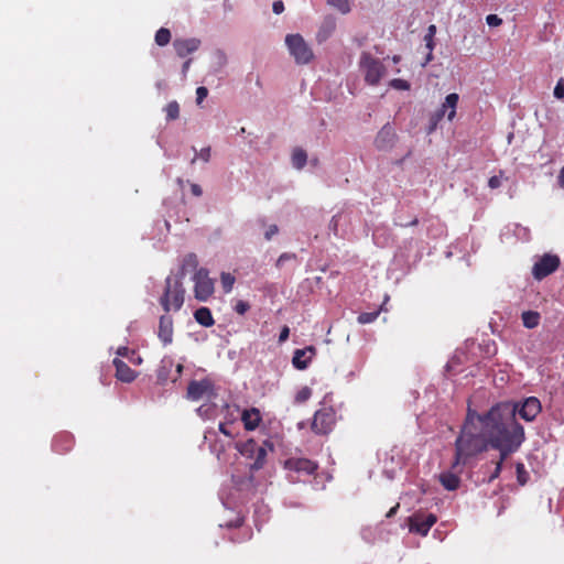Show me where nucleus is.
Here are the masks:
<instances>
[{
	"instance_id": "obj_11",
	"label": "nucleus",
	"mask_w": 564,
	"mask_h": 564,
	"mask_svg": "<svg viewBox=\"0 0 564 564\" xmlns=\"http://www.w3.org/2000/svg\"><path fill=\"white\" fill-rule=\"evenodd\" d=\"M518 404L517 414L527 422L533 421L542 410L541 402L535 397L524 399L522 403Z\"/></svg>"
},
{
	"instance_id": "obj_50",
	"label": "nucleus",
	"mask_w": 564,
	"mask_h": 564,
	"mask_svg": "<svg viewBox=\"0 0 564 564\" xmlns=\"http://www.w3.org/2000/svg\"><path fill=\"white\" fill-rule=\"evenodd\" d=\"M337 227H338V216L335 215L332 217L330 219V223H329V228L335 232L337 234Z\"/></svg>"
},
{
	"instance_id": "obj_53",
	"label": "nucleus",
	"mask_w": 564,
	"mask_h": 564,
	"mask_svg": "<svg viewBox=\"0 0 564 564\" xmlns=\"http://www.w3.org/2000/svg\"><path fill=\"white\" fill-rule=\"evenodd\" d=\"M557 183L560 187L564 188V166L560 171V174L557 176Z\"/></svg>"
},
{
	"instance_id": "obj_46",
	"label": "nucleus",
	"mask_w": 564,
	"mask_h": 564,
	"mask_svg": "<svg viewBox=\"0 0 564 564\" xmlns=\"http://www.w3.org/2000/svg\"><path fill=\"white\" fill-rule=\"evenodd\" d=\"M294 258H295L294 253H282L276 261V265L281 267L285 261L294 259Z\"/></svg>"
},
{
	"instance_id": "obj_20",
	"label": "nucleus",
	"mask_w": 564,
	"mask_h": 564,
	"mask_svg": "<svg viewBox=\"0 0 564 564\" xmlns=\"http://www.w3.org/2000/svg\"><path fill=\"white\" fill-rule=\"evenodd\" d=\"M112 362L116 368V378L118 380L129 383L135 379L137 372L131 369L124 361L119 358H115Z\"/></svg>"
},
{
	"instance_id": "obj_7",
	"label": "nucleus",
	"mask_w": 564,
	"mask_h": 564,
	"mask_svg": "<svg viewBox=\"0 0 564 564\" xmlns=\"http://www.w3.org/2000/svg\"><path fill=\"white\" fill-rule=\"evenodd\" d=\"M336 423V411L333 406H323L314 413L311 430L318 435L328 434Z\"/></svg>"
},
{
	"instance_id": "obj_51",
	"label": "nucleus",
	"mask_w": 564,
	"mask_h": 564,
	"mask_svg": "<svg viewBox=\"0 0 564 564\" xmlns=\"http://www.w3.org/2000/svg\"><path fill=\"white\" fill-rule=\"evenodd\" d=\"M219 431H220V433H223V434H224V435H226V436H229V437H231V436H232V434H231V433H230V431L227 429V425H226L225 423H220V424H219Z\"/></svg>"
},
{
	"instance_id": "obj_56",
	"label": "nucleus",
	"mask_w": 564,
	"mask_h": 564,
	"mask_svg": "<svg viewBox=\"0 0 564 564\" xmlns=\"http://www.w3.org/2000/svg\"><path fill=\"white\" fill-rule=\"evenodd\" d=\"M399 507H400V505H399V503H397L394 507H392V508L387 512L386 517H387V518H392V517L397 513V511H398Z\"/></svg>"
},
{
	"instance_id": "obj_58",
	"label": "nucleus",
	"mask_w": 564,
	"mask_h": 564,
	"mask_svg": "<svg viewBox=\"0 0 564 564\" xmlns=\"http://www.w3.org/2000/svg\"><path fill=\"white\" fill-rule=\"evenodd\" d=\"M433 59V51L429 50V53L426 55V62L425 63H429Z\"/></svg>"
},
{
	"instance_id": "obj_39",
	"label": "nucleus",
	"mask_w": 564,
	"mask_h": 564,
	"mask_svg": "<svg viewBox=\"0 0 564 564\" xmlns=\"http://www.w3.org/2000/svg\"><path fill=\"white\" fill-rule=\"evenodd\" d=\"M390 86L401 90H406L410 88V84L406 80L400 78L392 79L390 82Z\"/></svg>"
},
{
	"instance_id": "obj_55",
	"label": "nucleus",
	"mask_w": 564,
	"mask_h": 564,
	"mask_svg": "<svg viewBox=\"0 0 564 564\" xmlns=\"http://www.w3.org/2000/svg\"><path fill=\"white\" fill-rule=\"evenodd\" d=\"M191 63H192V59H187L184 62L183 66H182V73L184 76H186L188 69H189V66H191Z\"/></svg>"
},
{
	"instance_id": "obj_17",
	"label": "nucleus",
	"mask_w": 564,
	"mask_h": 564,
	"mask_svg": "<svg viewBox=\"0 0 564 564\" xmlns=\"http://www.w3.org/2000/svg\"><path fill=\"white\" fill-rule=\"evenodd\" d=\"M173 318L165 313L160 317L158 336L164 346L173 341Z\"/></svg>"
},
{
	"instance_id": "obj_15",
	"label": "nucleus",
	"mask_w": 564,
	"mask_h": 564,
	"mask_svg": "<svg viewBox=\"0 0 564 564\" xmlns=\"http://www.w3.org/2000/svg\"><path fill=\"white\" fill-rule=\"evenodd\" d=\"M316 354L314 346H307L302 349H296L293 354L292 365L297 370H305Z\"/></svg>"
},
{
	"instance_id": "obj_48",
	"label": "nucleus",
	"mask_w": 564,
	"mask_h": 564,
	"mask_svg": "<svg viewBox=\"0 0 564 564\" xmlns=\"http://www.w3.org/2000/svg\"><path fill=\"white\" fill-rule=\"evenodd\" d=\"M290 336V328L288 326H283L280 335H279V343H284Z\"/></svg>"
},
{
	"instance_id": "obj_44",
	"label": "nucleus",
	"mask_w": 564,
	"mask_h": 564,
	"mask_svg": "<svg viewBox=\"0 0 564 564\" xmlns=\"http://www.w3.org/2000/svg\"><path fill=\"white\" fill-rule=\"evenodd\" d=\"M279 232V228L276 225H270L265 232H264V238L265 240H271V238L276 235Z\"/></svg>"
},
{
	"instance_id": "obj_32",
	"label": "nucleus",
	"mask_w": 564,
	"mask_h": 564,
	"mask_svg": "<svg viewBox=\"0 0 564 564\" xmlns=\"http://www.w3.org/2000/svg\"><path fill=\"white\" fill-rule=\"evenodd\" d=\"M221 286L225 293L231 292L235 284V276L230 273L223 272L220 275Z\"/></svg>"
},
{
	"instance_id": "obj_5",
	"label": "nucleus",
	"mask_w": 564,
	"mask_h": 564,
	"mask_svg": "<svg viewBox=\"0 0 564 564\" xmlns=\"http://www.w3.org/2000/svg\"><path fill=\"white\" fill-rule=\"evenodd\" d=\"M359 66L364 72L365 82L370 86H377L387 72L383 63L368 52H362Z\"/></svg>"
},
{
	"instance_id": "obj_60",
	"label": "nucleus",
	"mask_w": 564,
	"mask_h": 564,
	"mask_svg": "<svg viewBox=\"0 0 564 564\" xmlns=\"http://www.w3.org/2000/svg\"><path fill=\"white\" fill-rule=\"evenodd\" d=\"M177 369H178V371H181L182 370V365H178Z\"/></svg>"
},
{
	"instance_id": "obj_14",
	"label": "nucleus",
	"mask_w": 564,
	"mask_h": 564,
	"mask_svg": "<svg viewBox=\"0 0 564 564\" xmlns=\"http://www.w3.org/2000/svg\"><path fill=\"white\" fill-rule=\"evenodd\" d=\"M463 468L464 466H459L456 469H454L452 464L449 470L440 474V482L446 490L453 491L459 487V475L463 473Z\"/></svg>"
},
{
	"instance_id": "obj_52",
	"label": "nucleus",
	"mask_w": 564,
	"mask_h": 564,
	"mask_svg": "<svg viewBox=\"0 0 564 564\" xmlns=\"http://www.w3.org/2000/svg\"><path fill=\"white\" fill-rule=\"evenodd\" d=\"M438 122L440 121H436V112H434L433 116L431 117V124H430L429 132H432L436 128Z\"/></svg>"
},
{
	"instance_id": "obj_12",
	"label": "nucleus",
	"mask_w": 564,
	"mask_h": 564,
	"mask_svg": "<svg viewBox=\"0 0 564 564\" xmlns=\"http://www.w3.org/2000/svg\"><path fill=\"white\" fill-rule=\"evenodd\" d=\"M284 468L305 475H313L317 470L318 465L308 458L291 457L284 462Z\"/></svg>"
},
{
	"instance_id": "obj_23",
	"label": "nucleus",
	"mask_w": 564,
	"mask_h": 564,
	"mask_svg": "<svg viewBox=\"0 0 564 564\" xmlns=\"http://www.w3.org/2000/svg\"><path fill=\"white\" fill-rule=\"evenodd\" d=\"M208 388H209V383L207 381L193 380L188 383L187 397L191 400L198 401L204 397V394L207 392Z\"/></svg>"
},
{
	"instance_id": "obj_36",
	"label": "nucleus",
	"mask_w": 564,
	"mask_h": 564,
	"mask_svg": "<svg viewBox=\"0 0 564 564\" xmlns=\"http://www.w3.org/2000/svg\"><path fill=\"white\" fill-rule=\"evenodd\" d=\"M312 397V390L308 387H303L300 391H297L295 395L296 403H304Z\"/></svg>"
},
{
	"instance_id": "obj_2",
	"label": "nucleus",
	"mask_w": 564,
	"mask_h": 564,
	"mask_svg": "<svg viewBox=\"0 0 564 564\" xmlns=\"http://www.w3.org/2000/svg\"><path fill=\"white\" fill-rule=\"evenodd\" d=\"M488 447L490 444L478 422V413L469 408L460 433L455 441L453 468L466 466L471 458L486 452Z\"/></svg>"
},
{
	"instance_id": "obj_43",
	"label": "nucleus",
	"mask_w": 564,
	"mask_h": 564,
	"mask_svg": "<svg viewBox=\"0 0 564 564\" xmlns=\"http://www.w3.org/2000/svg\"><path fill=\"white\" fill-rule=\"evenodd\" d=\"M486 22L489 26H499L502 23V19L497 14H489L486 18Z\"/></svg>"
},
{
	"instance_id": "obj_30",
	"label": "nucleus",
	"mask_w": 564,
	"mask_h": 564,
	"mask_svg": "<svg viewBox=\"0 0 564 564\" xmlns=\"http://www.w3.org/2000/svg\"><path fill=\"white\" fill-rule=\"evenodd\" d=\"M326 2L343 14H347L351 10L349 0H326Z\"/></svg>"
},
{
	"instance_id": "obj_18",
	"label": "nucleus",
	"mask_w": 564,
	"mask_h": 564,
	"mask_svg": "<svg viewBox=\"0 0 564 564\" xmlns=\"http://www.w3.org/2000/svg\"><path fill=\"white\" fill-rule=\"evenodd\" d=\"M459 100V96L456 93L448 94L445 97L444 102L442 104V107L435 111L436 112V121H441L444 117L446 110L448 109L447 119L449 121H453V119L456 116V107Z\"/></svg>"
},
{
	"instance_id": "obj_27",
	"label": "nucleus",
	"mask_w": 564,
	"mask_h": 564,
	"mask_svg": "<svg viewBox=\"0 0 564 564\" xmlns=\"http://www.w3.org/2000/svg\"><path fill=\"white\" fill-rule=\"evenodd\" d=\"M335 30V21L333 19L325 20L317 33V41H325Z\"/></svg>"
},
{
	"instance_id": "obj_13",
	"label": "nucleus",
	"mask_w": 564,
	"mask_h": 564,
	"mask_svg": "<svg viewBox=\"0 0 564 564\" xmlns=\"http://www.w3.org/2000/svg\"><path fill=\"white\" fill-rule=\"evenodd\" d=\"M395 138L393 128L390 124H386L376 135L375 145L380 151L390 150L394 145Z\"/></svg>"
},
{
	"instance_id": "obj_19",
	"label": "nucleus",
	"mask_w": 564,
	"mask_h": 564,
	"mask_svg": "<svg viewBox=\"0 0 564 564\" xmlns=\"http://www.w3.org/2000/svg\"><path fill=\"white\" fill-rule=\"evenodd\" d=\"M74 446V436L68 432H61L53 438L52 448L58 454L68 453Z\"/></svg>"
},
{
	"instance_id": "obj_25",
	"label": "nucleus",
	"mask_w": 564,
	"mask_h": 564,
	"mask_svg": "<svg viewBox=\"0 0 564 564\" xmlns=\"http://www.w3.org/2000/svg\"><path fill=\"white\" fill-rule=\"evenodd\" d=\"M307 161L306 152L301 148H295L292 153V164L295 169L301 170Z\"/></svg>"
},
{
	"instance_id": "obj_37",
	"label": "nucleus",
	"mask_w": 564,
	"mask_h": 564,
	"mask_svg": "<svg viewBox=\"0 0 564 564\" xmlns=\"http://www.w3.org/2000/svg\"><path fill=\"white\" fill-rule=\"evenodd\" d=\"M210 155H212V149H210V147L203 148V149L199 151V153H197V154L193 158V160H192V162H191V163H192V164H194V163L196 162L197 158H198V159H200L202 161H204V162H206V163H207V162H209V160H210Z\"/></svg>"
},
{
	"instance_id": "obj_21",
	"label": "nucleus",
	"mask_w": 564,
	"mask_h": 564,
	"mask_svg": "<svg viewBox=\"0 0 564 564\" xmlns=\"http://www.w3.org/2000/svg\"><path fill=\"white\" fill-rule=\"evenodd\" d=\"M523 442L524 441L505 442L500 443V446H490L491 448L499 451V459L496 464H500V466H502L509 455L517 452Z\"/></svg>"
},
{
	"instance_id": "obj_49",
	"label": "nucleus",
	"mask_w": 564,
	"mask_h": 564,
	"mask_svg": "<svg viewBox=\"0 0 564 564\" xmlns=\"http://www.w3.org/2000/svg\"><path fill=\"white\" fill-rule=\"evenodd\" d=\"M191 192L194 196H197V197L202 196V194H203V189L198 184H192Z\"/></svg>"
},
{
	"instance_id": "obj_28",
	"label": "nucleus",
	"mask_w": 564,
	"mask_h": 564,
	"mask_svg": "<svg viewBox=\"0 0 564 564\" xmlns=\"http://www.w3.org/2000/svg\"><path fill=\"white\" fill-rule=\"evenodd\" d=\"M540 315L536 312L528 311L522 313V322L527 328H534L539 325Z\"/></svg>"
},
{
	"instance_id": "obj_8",
	"label": "nucleus",
	"mask_w": 564,
	"mask_h": 564,
	"mask_svg": "<svg viewBox=\"0 0 564 564\" xmlns=\"http://www.w3.org/2000/svg\"><path fill=\"white\" fill-rule=\"evenodd\" d=\"M194 295L200 302H206L214 293V281L205 268L198 269L194 276Z\"/></svg>"
},
{
	"instance_id": "obj_29",
	"label": "nucleus",
	"mask_w": 564,
	"mask_h": 564,
	"mask_svg": "<svg viewBox=\"0 0 564 564\" xmlns=\"http://www.w3.org/2000/svg\"><path fill=\"white\" fill-rule=\"evenodd\" d=\"M171 41V32L166 28H161L155 33V43L159 46H165Z\"/></svg>"
},
{
	"instance_id": "obj_6",
	"label": "nucleus",
	"mask_w": 564,
	"mask_h": 564,
	"mask_svg": "<svg viewBox=\"0 0 564 564\" xmlns=\"http://www.w3.org/2000/svg\"><path fill=\"white\" fill-rule=\"evenodd\" d=\"M285 44L290 51V54L294 57L296 64H308L314 57L312 48L301 34L286 35Z\"/></svg>"
},
{
	"instance_id": "obj_3",
	"label": "nucleus",
	"mask_w": 564,
	"mask_h": 564,
	"mask_svg": "<svg viewBox=\"0 0 564 564\" xmlns=\"http://www.w3.org/2000/svg\"><path fill=\"white\" fill-rule=\"evenodd\" d=\"M185 289L181 278L167 276L165 280V288L160 304L165 313L171 311L177 312L184 304Z\"/></svg>"
},
{
	"instance_id": "obj_47",
	"label": "nucleus",
	"mask_w": 564,
	"mask_h": 564,
	"mask_svg": "<svg viewBox=\"0 0 564 564\" xmlns=\"http://www.w3.org/2000/svg\"><path fill=\"white\" fill-rule=\"evenodd\" d=\"M501 470L502 466H500V464H496L494 471L488 478V482H492L495 479H497L500 476Z\"/></svg>"
},
{
	"instance_id": "obj_41",
	"label": "nucleus",
	"mask_w": 564,
	"mask_h": 564,
	"mask_svg": "<svg viewBox=\"0 0 564 564\" xmlns=\"http://www.w3.org/2000/svg\"><path fill=\"white\" fill-rule=\"evenodd\" d=\"M554 97L557 99L564 98V78H560L554 88Z\"/></svg>"
},
{
	"instance_id": "obj_40",
	"label": "nucleus",
	"mask_w": 564,
	"mask_h": 564,
	"mask_svg": "<svg viewBox=\"0 0 564 564\" xmlns=\"http://www.w3.org/2000/svg\"><path fill=\"white\" fill-rule=\"evenodd\" d=\"M503 175V171H500L499 172V175H494L489 178L488 181V186L491 188V189H496L498 187L501 186V177Z\"/></svg>"
},
{
	"instance_id": "obj_34",
	"label": "nucleus",
	"mask_w": 564,
	"mask_h": 564,
	"mask_svg": "<svg viewBox=\"0 0 564 564\" xmlns=\"http://www.w3.org/2000/svg\"><path fill=\"white\" fill-rule=\"evenodd\" d=\"M435 34H436V26L434 24H431L427 28V31H426V33L424 35V41H425V45H426L427 50H431V51L434 50V46H435V42H434Z\"/></svg>"
},
{
	"instance_id": "obj_1",
	"label": "nucleus",
	"mask_w": 564,
	"mask_h": 564,
	"mask_svg": "<svg viewBox=\"0 0 564 564\" xmlns=\"http://www.w3.org/2000/svg\"><path fill=\"white\" fill-rule=\"evenodd\" d=\"M518 404L500 402L487 413H478V422L482 426L490 446H500V443L524 441L523 426L517 421Z\"/></svg>"
},
{
	"instance_id": "obj_57",
	"label": "nucleus",
	"mask_w": 564,
	"mask_h": 564,
	"mask_svg": "<svg viewBox=\"0 0 564 564\" xmlns=\"http://www.w3.org/2000/svg\"><path fill=\"white\" fill-rule=\"evenodd\" d=\"M117 354L119 356H122V357H127L128 354H129V348L128 347H120L118 350H117Z\"/></svg>"
},
{
	"instance_id": "obj_4",
	"label": "nucleus",
	"mask_w": 564,
	"mask_h": 564,
	"mask_svg": "<svg viewBox=\"0 0 564 564\" xmlns=\"http://www.w3.org/2000/svg\"><path fill=\"white\" fill-rule=\"evenodd\" d=\"M267 446L271 451L273 449V445L271 443L264 442L262 445H260L253 438H249L246 442L237 444V449L243 457L247 459H253V463H251L249 466L251 474L263 468L265 465L268 455Z\"/></svg>"
},
{
	"instance_id": "obj_22",
	"label": "nucleus",
	"mask_w": 564,
	"mask_h": 564,
	"mask_svg": "<svg viewBox=\"0 0 564 564\" xmlns=\"http://www.w3.org/2000/svg\"><path fill=\"white\" fill-rule=\"evenodd\" d=\"M241 421L247 431L256 430L261 422L260 411L256 408L245 410L241 414Z\"/></svg>"
},
{
	"instance_id": "obj_38",
	"label": "nucleus",
	"mask_w": 564,
	"mask_h": 564,
	"mask_svg": "<svg viewBox=\"0 0 564 564\" xmlns=\"http://www.w3.org/2000/svg\"><path fill=\"white\" fill-rule=\"evenodd\" d=\"M234 310L239 315H245L250 310V304L246 301L239 300L234 306Z\"/></svg>"
},
{
	"instance_id": "obj_42",
	"label": "nucleus",
	"mask_w": 564,
	"mask_h": 564,
	"mask_svg": "<svg viewBox=\"0 0 564 564\" xmlns=\"http://www.w3.org/2000/svg\"><path fill=\"white\" fill-rule=\"evenodd\" d=\"M208 89L204 86H200L196 89V101L198 105L203 102V100L207 97Z\"/></svg>"
},
{
	"instance_id": "obj_10",
	"label": "nucleus",
	"mask_w": 564,
	"mask_h": 564,
	"mask_svg": "<svg viewBox=\"0 0 564 564\" xmlns=\"http://www.w3.org/2000/svg\"><path fill=\"white\" fill-rule=\"evenodd\" d=\"M436 521L437 517L434 513H414L409 518V529L411 532L425 536Z\"/></svg>"
},
{
	"instance_id": "obj_31",
	"label": "nucleus",
	"mask_w": 564,
	"mask_h": 564,
	"mask_svg": "<svg viewBox=\"0 0 564 564\" xmlns=\"http://www.w3.org/2000/svg\"><path fill=\"white\" fill-rule=\"evenodd\" d=\"M516 474L519 485L524 486L529 481L530 477L523 463L516 464Z\"/></svg>"
},
{
	"instance_id": "obj_59",
	"label": "nucleus",
	"mask_w": 564,
	"mask_h": 564,
	"mask_svg": "<svg viewBox=\"0 0 564 564\" xmlns=\"http://www.w3.org/2000/svg\"><path fill=\"white\" fill-rule=\"evenodd\" d=\"M392 61H393V63H399L400 56L399 55L393 56Z\"/></svg>"
},
{
	"instance_id": "obj_16",
	"label": "nucleus",
	"mask_w": 564,
	"mask_h": 564,
	"mask_svg": "<svg viewBox=\"0 0 564 564\" xmlns=\"http://www.w3.org/2000/svg\"><path fill=\"white\" fill-rule=\"evenodd\" d=\"M200 46V40L191 37V39H175L173 42V47L178 57H186L187 55L196 52Z\"/></svg>"
},
{
	"instance_id": "obj_35",
	"label": "nucleus",
	"mask_w": 564,
	"mask_h": 564,
	"mask_svg": "<svg viewBox=\"0 0 564 564\" xmlns=\"http://www.w3.org/2000/svg\"><path fill=\"white\" fill-rule=\"evenodd\" d=\"M379 313H380L379 311L361 313L358 315L357 321L359 324H362V325L372 323L377 319V317L379 316Z\"/></svg>"
},
{
	"instance_id": "obj_24",
	"label": "nucleus",
	"mask_w": 564,
	"mask_h": 564,
	"mask_svg": "<svg viewBox=\"0 0 564 564\" xmlns=\"http://www.w3.org/2000/svg\"><path fill=\"white\" fill-rule=\"evenodd\" d=\"M195 321L204 327H212L215 324L213 314L208 307H199L194 312Z\"/></svg>"
},
{
	"instance_id": "obj_26",
	"label": "nucleus",
	"mask_w": 564,
	"mask_h": 564,
	"mask_svg": "<svg viewBox=\"0 0 564 564\" xmlns=\"http://www.w3.org/2000/svg\"><path fill=\"white\" fill-rule=\"evenodd\" d=\"M198 267V259L195 253H188L184 257L183 263H182V272L185 274L188 271H197Z\"/></svg>"
},
{
	"instance_id": "obj_33",
	"label": "nucleus",
	"mask_w": 564,
	"mask_h": 564,
	"mask_svg": "<svg viewBox=\"0 0 564 564\" xmlns=\"http://www.w3.org/2000/svg\"><path fill=\"white\" fill-rule=\"evenodd\" d=\"M166 112V119L167 120H175L180 117V106L177 101H171L165 107Z\"/></svg>"
},
{
	"instance_id": "obj_54",
	"label": "nucleus",
	"mask_w": 564,
	"mask_h": 564,
	"mask_svg": "<svg viewBox=\"0 0 564 564\" xmlns=\"http://www.w3.org/2000/svg\"><path fill=\"white\" fill-rule=\"evenodd\" d=\"M419 224V219L416 217H414L410 223L408 224H402V223H395L397 226H400V227H406V226H416Z\"/></svg>"
},
{
	"instance_id": "obj_9",
	"label": "nucleus",
	"mask_w": 564,
	"mask_h": 564,
	"mask_svg": "<svg viewBox=\"0 0 564 564\" xmlns=\"http://www.w3.org/2000/svg\"><path fill=\"white\" fill-rule=\"evenodd\" d=\"M560 263V258L556 254L546 253L534 263L532 274L536 280H542L555 272Z\"/></svg>"
},
{
	"instance_id": "obj_45",
	"label": "nucleus",
	"mask_w": 564,
	"mask_h": 564,
	"mask_svg": "<svg viewBox=\"0 0 564 564\" xmlns=\"http://www.w3.org/2000/svg\"><path fill=\"white\" fill-rule=\"evenodd\" d=\"M272 10L275 14H281L284 11V3L281 0H276L272 4Z\"/></svg>"
}]
</instances>
